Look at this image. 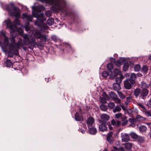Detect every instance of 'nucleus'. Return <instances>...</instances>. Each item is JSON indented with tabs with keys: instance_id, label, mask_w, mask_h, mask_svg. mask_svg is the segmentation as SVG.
I'll list each match as a JSON object with an SVG mask.
<instances>
[{
	"instance_id": "1",
	"label": "nucleus",
	"mask_w": 151,
	"mask_h": 151,
	"mask_svg": "<svg viewBox=\"0 0 151 151\" xmlns=\"http://www.w3.org/2000/svg\"><path fill=\"white\" fill-rule=\"evenodd\" d=\"M32 14L33 17L37 18L36 21L35 22V24L39 27H41L43 25H45L46 27H48L47 25L43 24V22L46 21V19L44 16L43 13L39 14L41 12L42 10H44L45 8L43 5H39L36 6L32 7Z\"/></svg>"
},
{
	"instance_id": "2",
	"label": "nucleus",
	"mask_w": 151,
	"mask_h": 151,
	"mask_svg": "<svg viewBox=\"0 0 151 151\" xmlns=\"http://www.w3.org/2000/svg\"><path fill=\"white\" fill-rule=\"evenodd\" d=\"M35 39H40L43 41H45L47 39L46 36L40 32H36L34 36H29L27 35L23 36V41L26 45H30L31 46L34 47L38 46V43L36 41Z\"/></svg>"
},
{
	"instance_id": "3",
	"label": "nucleus",
	"mask_w": 151,
	"mask_h": 151,
	"mask_svg": "<svg viewBox=\"0 0 151 151\" xmlns=\"http://www.w3.org/2000/svg\"><path fill=\"white\" fill-rule=\"evenodd\" d=\"M10 43L9 44V50L8 52V57L14 58V55L19 56V54L18 50L19 49L20 46H22V42L19 41L15 42V37L13 35L9 38Z\"/></svg>"
},
{
	"instance_id": "4",
	"label": "nucleus",
	"mask_w": 151,
	"mask_h": 151,
	"mask_svg": "<svg viewBox=\"0 0 151 151\" xmlns=\"http://www.w3.org/2000/svg\"><path fill=\"white\" fill-rule=\"evenodd\" d=\"M4 8L8 11V14L10 16L15 17H20V10L19 8L16 6L13 3L4 5Z\"/></svg>"
},
{
	"instance_id": "5",
	"label": "nucleus",
	"mask_w": 151,
	"mask_h": 151,
	"mask_svg": "<svg viewBox=\"0 0 151 151\" xmlns=\"http://www.w3.org/2000/svg\"><path fill=\"white\" fill-rule=\"evenodd\" d=\"M4 22L6 24V28H9L12 32H14L19 31L17 26L14 25L10 19L5 20Z\"/></svg>"
},
{
	"instance_id": "6",
	"label": "nucleus",
	"mask_w": 151,
	"mask_h": 151,
	"mask_svg": "<svg viewBox=\"0 0 151 151\" xmlns=\"http://www.w3.org/2000/svg\"><path fill=\"white\" fill-rule=\"evenodd\" d=\"M101 120H99L100 123H106L108 122H107L110 118L109 116L106 114H102L101 116Z\"/></svg>"
},
{
	"instance_id": "7",
	"label": "nucleus",
	"mask_w": 151,
	"mask_h": 151,
	"mask_svg": "<svg viewBox=\"0 0 151 151\" xmlns=\"http://www.w3.org/2000/svg\"><path fill=\"white\" fill-rule=\"evenodd\" d=\"M149 93L148 90L146 88H143L141 90V95L139 97L142 99H144L145 97H146L148 95Z\"/></svg>"
},
{
	"instance_id": "8",
	"label": "nucleus",
	"mask_w": 151,
	"mask_h": 151,
	"mask_svg": "<svg viewBox=\"0 0 151 151\" xmlns=\"http://www.w3.org/2000/svg\"><path fill=\"white\" fill-rule=\"evenodd\" d=\"M134 84H131L130 81L126 79L124 81V87L127 89H130L131 88L132 85H134Z\"/></svg>"
},
{
	"instance_id": "9",
	"label": "nucleus",
	"mask_w": 151,
	"mask_h": 151,
	"mask_svg": "<svg viewBox=\"0 0 151 151\" xmlns=\"http://www.w3.org/2000/svg\"><path fill=\"white\" fill-rule=\"evenodd\" d=\"M137 78L136 74L134 73H131L130 77L127 79L130 81L131 84H134L135 83V79Z\"/></svg>"
},
{
	"instance_id": "10",
	"label": "nucleus",
	"mask_w": 151,
	"mask_h": 151,
	"mask_svg": "<svg viewBox=\"0 0 151 151\" xmlns=\"http://www.w3.org/2000/svg\"><path fill=\"white\" fill-rule=\"evenodd\" d=\"M94 122V119L92 117H89L87 119L86 123L88 128L92 126Z\"/></svg>"
},
{
	"instance_id": "11",
	"label": "nucleus",
	"mask_w": 151,
	"mask_h": 151,
	"mask_svg": "<svg viewBox=\"0 0 151 151\" xmlns=\"http://www.w3.org/2000/svg\"><path fill=\"white\" fill-rule=\"evenodd\" d=\"M113 134V133L112 131H110L106 137L107 141L110 144L112 143L113 142L112 136Z\"/></svg>"
},
{
	"instance_id": "12",
	"label": "nucleus",
	"mask_w": 151,
	"mask_h": 151,
	"mask_svg": "<svg viewBox=\"0 0 151 151\" xmlns=\"http://www.w3.org/2000/svg\"><path fill=\"white\" fill-rule=\"evenodd\" d=\"M14 62L13 63L10 60L6 59L5 62V66L8 68H12Z\"/></svg>"
},
{
	"instance_id": "13",
	"label": "nucleus",
	"mask_w": 151,
	"mask_h": 151,
	"mask_svg": "<svg viewBox=\"0 0 151 151\" xmlns=\"http://www.w3.org/2000/svg\"><path fill=\"white\" fill-rule=\"evenodd\" d=\"M106 124L101 123L99 126V130L102 132H104L107 130V127L106 126Z\"/></svg>"
},
{
	"instance_id": "14",
	"label": "nucleus",
	"mask_w": 151,
	"mask_h": 151,
	"mask_svg": "<svg viewBox=\"0 0 151 151\" xmlns=\"http://www.w3.org/2000/svg\"><path fill=\"white\" fill-rule=\"evenodd\" d=\"M75 120L77 121H80L83 120V116L81 114H79L78 112H76L75 115Z\"/></svg>"
},
{
	"instance_id": "15",
	"label": "nucleus",
	"mask_w": 151,
	"mask_h": 151,
	"mask_svg": "<svg viewBox=\"0 0 151 151\" xmlns=\"http://www.w3.org/2000/svg\"><path fill=\"white\" fill-rule=\"evenodd\" d=\"M141 89L139 88H137L135 89L134 92V95L136 98H138L141 95Z\"/></svg>"
},
{
	"instance_id": "16",
	"label": "nucleus",
	"mask_w": 151,
	"mask_h": 151,
	"mask_svg": "<svg viewBox=\"0 0 151 151\" xmlns=\"http://www.w3.org/2000/svg\"><path fill=\"white\" fill-rule=\"evenodd\" d=\"M88 131L90 134L93 135L95 134L97 132L96 129L93 127L92 126L88 128Z\"/></svg>"
},
{
	"instance_id": "17",
	"label": "nucleus",
	"mask_w": 151,
	"mask_h": 151,
	"mask_svg": "<svg viewBox=\"0 0 151 151\" xmlns=\"http://www.w3.org/2000/svg\"><path fill=\"white\" fill-rule=\"evenodd\" d=\"M122 121V122L121 125L123 126L126 125L127 124L128 122V120L127 119V117L124 115H123L121 117V119Z\"/></svg>"
},
{
	"instance_id": "18",
	"label": "nucleus",
	"mask_w": 151,
	"mask_h": 151,
	"mask_svg": "<svg viewBox=\"0 0 151 151\" xmlns=\"http://www.w3.org/2000/svg\"><path fill=\"white\" fill-rule=\"evenodd\" d=\"M125 61L124 58H121L118 60L115 61V64L117 66H119L120 65L122 64Z\"/></svg>"
},
{
	"instance_id": "19",
	"label": "nucleus",
	"mask_w": 151,
	"mask_h": 151,
	"mask_svg": "<svg viewBox=\"0 0 151 151\" xmlns=\"http://www.w3.org/2000/svg\"><path fill=\"white\" fill-rule=\"evenodd\" d=\"M22 16L24 18H25L29 22H32L33 17L32 16L28 15L26 13H24L22 14Z\"/></svg>"
},
{
	"instance_id": "20",
	"label": "nucleus",
	"mask_w": 151,
	"mask_h": 151,
	"mask_svg": "<svg viewBox=\"0 0 151 151\" xmlns=\"http://www.w3.org/2000/svg\"><path fill=\"white\" fill-rule=\"evenodd\" d=\"M113 89L117 92L119 91L121 89L120 84L118 83H114L113 85Z\"/></svg>"
},
{
	"instance_id": "21",
	"label": "nucleus",
	"mask_w": 151,
	"mask_h": 151,
	"mask_svg": "<svg viewBox=\"0 0 151 151\" xmlns=\"http://www.w3.org/2000/svg\"><path fill=\"white\" fill-rule=\"evenodd\" d=\"M122 140L124 142H127L129 140V137L128 134H124L122 135Z\"/></svg>"
},
{
	"instance_id": "22",
	"label": "nucleus",
	"mask_w": 151,
	"mask_h": 151,
	"mask_svg": "<svg viewBox=\"0 0 151 151\" xmlns=\"http://www.w3.org/2000/svg\"><path fill=\"white\" fill-rule=\"evenodd\" d=\"M142 111L147 117H151V111L147 110L146 109L142 110Z\"/></svg>"
},
{
	"instance_id": "23",
	"label": "nucleus",
	"mask_w": 151,
	"mask_h": 151,
	"mask_svg": "<svg viewBox=\"0 0 151 151\" xmlns=\"http://www.w3.org/2000/svg\"><path fill=\"white\" fill-rule=\"evenodd\" d=\"M54 19L52 18H49L47 21V23L49 26H51L54 23Z\"/></svg>"
},
{
	"instance_id": "24",
	"label": "nucleus",
	"mask_w": 151,
	"mask_h": 151,
	"mask_svg": "<svg viewBox=\"0 0 151 151\" xmlns=\"http://www.w3.org/2000/svg\"><path fill=\"white\" fill-rule=\"evenodd\" d=\"M130 137L133 139H137L138 138V136L135 133L132 132L129 134Z\"/></svg>"
},
{
	"instance_id": "25",
	"label": "nucleus",
	"mask_w": 151,
	"mask_h": 151,
	"mask_svg": "<svg viewBox=\"0 0 151 151\" xmlns=\"http://www.w3.org/2000/svg\"><path fill=\"white\" fill-rule=\"evenodd\" d=\"M123 78V75H121L120 77L119 78H116L115 81L116 83H118L120 84L122 82V80Z\"/></svg>"
},
{
	"instance_id": "26",
	"label": "nucleus",
	"mask_w": 151,
	"mask_h": 151,
	"mask_svg": "<svg viewBox=\"0 0 151 151\" xmlns=\"http://www.w3.org/2000/svg\"><path fill=\"white\" fill-rule=\"evenodd\" d=\"M129 65L128 63H125L123 65V70L124 71H126L129 68Z\"/></svg>"
},
{
	"instance_id": "27",
	"label": "nucleus",
	"mask_w": 151,
	"mask_h": 151,
	"mask_svg": "<svg viewBox=\"0 0 151 151\" xmlns=\"http://www.w3.org/2000/svg\"><path fill=\"white\" fill-rule=\"evenodd\" d=\"M139 129L141 132H145L147 130V128L144 126H141L139 127Z\"/></svg>"
},
{
	"instance_id": "28",
	"label": "nucleus",
	"mask_w": 151,
	"mask_h": 151,
	"mask_svg": "<svg viewBox=\"0 0 151 151\" xmlns=\"http://www.w3.org/2000/svg\"><path fill=\"white\" fill-rule=\"evenodd\" d=\"M126 148L128 150H130L132 147V144L131 143L128 142L126 143L125 145Z\"/></svg>"
},
{
	"instance_id": "29",
	"label": "nucleus",
	"mask_w": 151,
	"mask_h": 151,
	"mask_svg": "<svg viewBox=\"0 0 151 151\" xmlns=\"http://www.w3.org/2000/svg\"><path fill=\"white\" fill-rule=\"evenodd\" d=\"M100 108L101 109L104 111H106L108 109L107 106L106 105L102 104L100 106Z\"/></svg>"
},
{
	"instance_id": "30",
	"label": "nucleus",
	"mask_w": 151,
	"mask_h": 151,
	"mask_svg": "<svg viewBox=\"0 0 151 151\" xmlns=\"http://www.w3.org/2000/svg\"><path fill=\"white\" fill-rule=\"evenodd\" d=\"M4 44L6 46H9V41L8 40V37L6 36L4 37Z\"/></svg>"
},
{
	"instance_id": "31",
	"label": "nucleus",
	"mask_w": 151,
	"mask_h": 151,
	"mask_svg": "<svg viewBox=\"0 0 151 151\" xmlns=\"http://www.w3.org/2000/svg\"><path fill=\"white\" fill-rule=\"evenodd\" d=\"M64 46L66 47L67 50H68L69 51H72V48L70 45L67 43H64Z\"/></svg>"
},
{
	"instance_id": "32",
	"label": "nucleus",
	"mask_w": 151,
	"mask_h": 151,
	"mask_svg": "<svg viewBox=\"0 0 151 151\" xmlns=\"http://www.w3.org/2000/svg\"><path fill=\"white\" fill-rule=\"evenodd\" d=\"M121 110V108L119 106H117L114 108L113 110V112L114 113H116L117 112H119Z\"/></svg>"
},
{
	"instance_id": "33",
	"label": "nucleus",
	"mask_w": 151,
	"mask_h": 151,
	"mask_svg": "<svg viewBox=\"0 0 151 151\" xmlns=\"http://www.w3.org/2000/svg\"><path fill=\"white\" fill-rule=\"evenodd\" d=\"M107 67L108 69L111 71L112 69H113V65L111 63H109L107 64Z\"/></svg>"
},
{
	"instance_id": "34",
	"label": "nucleus",
	"mask_w": 151,
	"mask_h": 151,
	"mask_svg": "<svg viewBox=\"0 0 151 151\" xmlns=\"http://www.w3.org/2000/svg\"><path fill=\"white\" fill-rule=\"evenodd\" d=\"M114 73L116 75H119L121 76V75H122L121 74V72L117 68H115L114 69Z\"/></svg>"
},
{
	"instance_id": "35",
	"label": "nucleus",
	"mask_w": 151,
	"mask_h": 151,
	"mask_svg": "<svg viewBox=\"0 0 151 151\" xmlns=\"http://www.w3.org/2000/svg\"><path fill=\"white\" fill-rule=\"evenodd\" d=\"M109 95L113 99L117 96L114 92L112 91L110 93Z\"/></svg>"
},
{
	"instance_id": "36",
	"label": "nucleus",
	"mask_w": 151,
	"mask_h": 151,
	"mask_svg": "<svg viewBox=\"0 0 151 151\" xmlns=\"http://www.w3.org/2000/svg\"><path fill=\"white\" fill-rule=\"evenodd\" d=\"M118 93L119 96V97L121 99H124L125 98L126 96L124 95L122 92L118 91Z\"/></svg>"
},
{
	"instance_id": "37",
	"label": "nucleus",
	"mask_w": 151,
	"mask_h": 151,
	"mask_svg": "<svg viewBox=\"0 0 151 151\" xmlns=\"http://www.w3.org/2000/svg\"><path fill=\"white\" fill-rule=\"evenodd\" d=\"M108 106L109 108L113 109L115 106V104L113 102H110L108 104Z\"/></svg>"
},
{
	"instance_id": "38",
	"label": "nucleus",
	"mask_w": 151,
	"mask_h": 151,
	"mask_svg": "<svg viewBox=\"0 0 151 151\" xmlns=\"http://www.w3.org/2000/svg\"><path fill=\"white\" fill-rule=\"evenodd\" d=\"M116 103L120 104L121 102V100L118 98L117 96L113 99Z\"/></svg>"
},
{
	"instance_id": "39",
	"label": "nucleus",
	"mask_w": 151,
	"mask_h": 151,
	"mask_svg": "<svg viewBox=\"0 0 151 151\" xmlns=\"http://www.w3.org/2000/svg\"><path fill=\"white\" fill-rule=\"evenodd\" d=\"M52 12L51 11L48 10L46 12L45 14L46 16L49 17L51 16L52 15Z\"/></svg>"
},
{
	"instance_id": "40",
	"label": "nucleus",
	"mask_w": 151,
	"mask_h": 151,
	"mask_svg": "<svg viewBox=\"0 0 151 151\" xmlns=\"http://www.w3.org/2000/svg\"><path fill=\"white\" fill-rule=\"evenodd\" d=\"M142 71L145 73H146L148 71V67L144 65L142 68Z\"/></svg>"
},
{
	"instance_id": "41",
	"label": "nucleus",
	"mask_w": 151,
	"mask_h": 151,
	"mask_svg": "<svg viewBox=\"0 0 151 151\" xmlns=\"http://www.w3.org/2000/svg\"><path fill=\"white\" fill-rule=\"evenodd\" d=\"M140 68V66L139 65H136L134 67V70L135 71H139Z\"/></svg>"
},
{
	"instance_id": "42",
	"label": "nucleus",
	"mask_w": 151,
	"mask_h": 151,
	"mask_svg": "<svg viewBox=\"0 0 151 151\" xmlns=\"http://www.w3.org/2000/svg\"><path fill=\"white\" fill-rule=\"evenodd\" d=\"M100 102L104 104H105L106 103L107 101L106 99L104 97H102L100 98Z\"/></svg>"
},
{
	"instance_id": "43",
	"label": "nucleus",
	"mask_w": 151,
	"mask_h": 151,
	"mask_svg": "<svg viewBox=\"0 0 151 151\" xmlns=\"http://www.w3.org/2000/svg\"><path fill=\"white\" fill-rule=\"evenodd\" d=\"M136 118L137 121H140L141 120H143L144 118L140 115H137L136 117Z\"/></svg>"
},
{
	"instance_id": "44",
	"label": "nucleus",
	"mask_w": 151,
	"mask_h": 151,
	"mask_svg": "<svg viewBox=\"0 0 151 151\" xmlns=\"http://www.w3.org/2000/svg\"><path fill=\"white\" fill-rule=\"evenodd\" d=\"M123 116H122V114L121 113H119L117 114H115V118L116 119H119V118H121V117H122Z\"/></svg>"
},
{
	"instance_id": "45",
	"label": "nucleus",
	"mask_w": 151,
	"mask_h": 151,
	"mask_svg": "<svg viewBox=\"0 0 151 151\" xmlns=\"http://www.w3.org/2000/svg\"><path fill=\"white\" fill-rule=\"evenodd\" d=\"M138 140L140 142H142L145 141V138L144 137H138Z\"/></svg>"
},
{
	"instance_id": "46",
	"label": "nucleus",
	"mask_w": 151,
	"mask_h": 151,
	"mask_svg": "<svg viewBox=\"0 0 151 151\" xmlns=\"http://www.w3.org/2000/svg\"><path fill=\"white\" fill-rule=\"evenodd\" d=\"M102 76L104 78H106L107 76H108L109 75L108 73L105 71H103L102 72Z\"/></svg>"
},
{
	"instance_id": "47",
	"label": "nucleus",
	"mask_w": 151,
	"mask_h": 151,
	"mask_svg": "<svg viewBox=\"0 0 151 151\" xmlns=\"http://www.w3.org/2000/svg\"><path fill=\"white\" fill-rule=\"evenodd\" d=\"M18 17H15L16 18L14 20V22L17 25H19V19H18Z\"/></svg>"
},
{
	"instance_id": "48",
	"label": "nucleus",
	"mask_w": 151,
	"mask_h": 151,
	"mask_svg": "<svg viewBox=\"0 0 151 151\" xmlns=\"http://www.w3.org/2000/svg\"><path fill=\"white\" fill-rule=\"evenodd\" d=\"M29 23H27V25H26L24 26V28H25V30L27 31H29L30 29V28L29 26Z\"/></svg>"
},
{
	"instance_id": "49",
	"label": "nucleus",
	"mask_w": 151,
	"mask_h": 151,
	"mask_svg": "<svg viewBox=\"0 0 151 151\" xmlns=\"http://www.w3.org/2000/svg\"><path fill=\"white\" fill-rule=\"evenodd\" d=\"M147 86V84L145 82H142L141 83V88H145Z\"/></svg>"
},
{
	"instance_id": "50",
	"label": "nucleus",
	"mask_w": 151,
	"mask_h": 151,
	"mask_svg": "<svg viewBox=\"0 0 151 151\" xmlns=\"http://www.w3.org/2000/svg\"><path fill=\"white\" fill-rule=\"evenodd\" d=\"M138 106H140V107L141 108H142V109L141 110H143V109H146L145 108V106H143L142 104L141 103H139L138 104Z\"/></svg>"
},
{
	"instance_id": "51",
	"label": "nucleus",
	"mask_w": 151,
	"mask_h": 151,
	"mask_svg": "<svg viewBox=\"0 0 151 151\" xmlns=\"http://www.w3.org/2000/svg\"><path fill=\"white\" fill-rule=\"evenodd\" d=\"M52 40L54 41L55 42H56L58 41V39L56 37L55 35H53L52 36Z\"/></svg>"
},
{
	"instance_id": "52",
	"label": "nucleus",
	"mask_w": 151,
	"mask_h": 151,
	"mask_svg": "<svg viewBox=\"0 0 151 151\" xmlns=\"http://www.w3.org/2000/svg\"><path fill=\"white\" fill-rule=\"evenodd\" d=\"M146 105L149 107H151V98L147 103Z\"/></svg>"
},
{
	"instance_id": "53",
	"label": "nucleus",
	"mask_w": 151,
	"mask_h": 151,
	"mask_svg": "<svg viewBox=\"0 0 151 151\" xmlns=\"http://www.w3.org/2000/svg\"><path fill=\"white\" fill-rule=\"evenodd\" d=\"M135 119L134 118H130L129 119V121L130 122L133 123L135 121Z\"/></svg>"
},
{
	"instance_id": "54",
	"label": "nucleus",
	"mask_w": 151,
	"mask_h": 151,
	"mask_svg": "<svg viewBox=\"0 0 151 151\" xmlns=\"http://www.w3.org/2000/svg\"><path fill=\"white\" fill-rule=\"evenodd\" d=\"M126 111L129 114H131L132 113V111L130 109H127Z\"/></svg>"
},
{
	"instance_id": "55",
	"label": "nucleus",
	"mask_w": 151,
	"mask_h": 151,
	"mask_svg": "<svg viewBox=\"0 0 151 151\" xmlns=\"http://www.w3.org/2000/svg\"><path fill=\"white\" fill-rule=\"evenodd\" d=\"M116 121L115 120L112 119L111 121V123L112 125H113L114 126H115L116 127Z\"/></svg>"
},
{
	"instance_id": "56",
	"label": "nucleus",
	"mask_w": 151,
	"mask_h": 151,
	"mask_svg": "<svg viewBox=\"0 0 151 151\" xmlns=\"http://www.w3.org/2000/svg\"><path fill=\"white\" fill-rule=\"evenodd\" d=\"M106 124L108 125L109 127L110 130H112L113 129V127L111 126V124L110 123L108 122L107 123V124Z\"/></svg>"
},
{
	"instance_id": "57",
	"label": "nucleus",
	"mask_w": 151,
	"mask_h": 151,
	"mask_svg": "<svg viewBox=\"0 0 151 151\" xmlns=\"http://www.w3.org/2000/svg\"><path fill=\"white\" fill-rule=\"evenodd\" d=\"M102 96H103L104 97H105L106 98H107L108 97H109L108 95L105 92H104L102 93Z\"/></svg>"
},
{
	"instance_id": "58",
	"label": "nucleus",
	"mask_w": 151,
	"mask_h": 151,
	"mask_svg": "<svg viewBox=\"0 0 151 151\" xmlns=\"http://www.w3.org/2000/svg\"><path fill=\"white\" fill-rule=\"evenodd\" d=\"M121 122L120 121H117V122H116V127H117L119 126L121 124Z\"/></svg>"
},
{
	"instance_id": "59",
	"label": "nucleus",
	"mask_w": 151,
	"mask_h": 151,
	"mask_svg": "<svg viewBox=\"0 0 151 151\" xmlns=\"http://www.w3.org/2000/svg\"><path fill=\"white\" fill-rule=\"evenodd\" d=\"M132 97L130 95H129L128 97H127L126 98V100L127 101H130V100L131 99Z\"/></svg>"
},
{
	"instance_id": "60",
	"label": "nucleus",
	"mask_w": 151,
	"mask_h": 151,
	"mask_svg": "<svg viewBox=\"0 0 151 151\" xmlns=\"http://www.w3.org/2000/svg\"><path fill=\"white\" fill-rule=\"evenodd\" d=\"M120 106L122 108V109L124 111H126L127 109L123 105H121Z\"/></svg>"
},
{
	"instance_id": "61",
	"label": "nucleus",
	"mask_w": 151,
	"mask_h": 151,
	"mask_svg": "<svg viewBox=\"0 0 151 151\" xmlns=\"http://www.w3.org/2000/svg\"><path fill=\"white\" fill-rule=\"evenodd\" d=\"M113 149L114 150L119 151L120 150L119 148H118L117 147L114 146L113 147Z\"/></svg>"
},
{
	"instance_id": "62",
	"label": "nucleus",
	"mask_w": 151,
	"mask_h": 151,
	"mask_svg": "<svg viewBox=\"0 0 151 151\" xmlns=\"http://www.w3.org/2000/svg\"><path fill=\"white\" fill-rule=\"evenodd\" d=\"M79 131H80L83 134H84L85 132V131L84 130L82 129H80Z\"/></svg>"
},
{
	"instance_id": "63",
	"label": "nucleus",
	"mask_w": 151,
	"mask_h": 151,
	"mask_svg": "<svg viewBox=\"0 0 151 151\" xmlns=\"http://www.w3.org/2000/svg\"><path fill=\"white\" fill-rule=\"evenodd\" d=\"M1 35L4 38L6 37L5 34L3 32H1Z\"/></svg>"
},
{
	"instance_id": "64",
	"label": "nucleus",
	"mask_w": 151,
	"mask_h": 151,
	"mask_svg": "<svg viewBox=\"0 0 151 151\" xmlns=\"http://www.w3.org/2000/svg\"><path fill=\"white\" fill-rule=\"evenodd\" d=\"M147 124L148 125L149 127L150 128V131L151 132V123H147Z\"/></svg>"
}]
</instances>
